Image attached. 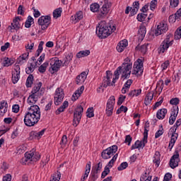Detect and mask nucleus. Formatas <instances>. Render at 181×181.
Returning <instances> with one entry per match:
<instances>
[{
	"label": "nucleus",
	"instance_id": "f257e3e1",
	"mask_svg": "<svg viewBox=\"0 0 181 181\" xmlns=\"http://www.w3.org/2000/svg\"><path fill=\"white\" fill-rule=\"evenodd\" d=\"M42 82L36 83L31 91V95L28 98L27 103L30 107L28 108L24 116V124L26 127H35L40 121V108L35 104L42 96Z\"/></svg>",
	"mask_w": 181,
	"mask_h": 181
},
{
	"label": "nucleus",
	"instance_id": "f03ea898",
	"mask_svg": "<svg viewBox=\"0 0 181 181\" xmlns=\"http://www.w3.org/2000/svg\"><path fill=\"white\" fill-rule=\"evenodd\" d=\"M115 25L110 23H107L106 21H100L98 24V26L96 27V35L100 39H105L108 37L110 35L115 32L116 30Z\"/></svg>",
	"mask_w": 181,
	"mask_h": 181
},
{
	"label": "nucleus",
	"instance_id": "7ed1b4c3",
	"mask_svg": "<svg viewBox=\"0 0 181 181\" xmlns=\"http://www.w3.org/2000/svg\"><path fill=\"white\" fill-rule=\"evenodd\" d=\"M39 159H40V154L39 153L30 151V153H25V157L23 158V163L24 165H29L32 162H37Z\"/></svg>",
	"mask_w": 181,
	"mask_h": 181
},
{
	"label": "nucleus",
	"instance_id": "20e7f679",
	"mask_svg": "<svg viewBox=\"0 0 181 181\" xmlns=\"http://www.w3.org/2000/svg\"><path fill=\"white\" fill-rule=\"evenodd\" d=\"M122 78H129L132 70V64H122L118 67Z\"/></svg>",
	"mask_w": 181,
	"mask_h": 181
},
{
	"label": "nucleus",
	"instance_id": "39448f33",
	"mask_svg": "<svg viewBox=\"0 0 181 181\" xmlns=\"http://www.w3.org/2000/svg\"><path fill=\"white\" fill-rule=\"evenodd\" d=\"M62 64H63V62L59 60L57 57H54L51 59L50 66L51 67L49 69V71L51 74H54V73H57L59 70H60V67H62Z\"/></svg>",
	"mask_w": 181,
	"mask_h": 181
},
{
	"label": "nucleus",
	"instance_id": "423d86ee",
	"mask_svg": "<svg viewBox=\"0 0 181 181\" xmlns=\"http://www.w3.org/2000/svg\"><path fill=\"white\" fill-rule=\"evenodd\" d=\"M83 112H84V108L83 106L78 105L74 112V120L73 125L77 127L81 121V117H83Z\"/></svg>",
	"mask_w": 181,
	"mask_h": 181
},
{
	"label": "nucleus",
	"instance_id": "0eeeda50",
	"mask_svg": "<svg viewBox=\"0 0 181 181\" xmlns=\"http://www.w3.org/2000/svg\"><path fill=\"white\" fill-rule=\"evenodd\" d=\"M134 69L132 74H137V76H141L144 73V58L138 59L134 64Z\"/></svg>",
	"mask_w": 181,
	"mask_h": 181
},
{
	"label": "nucleus",
	"instance_id": "6e6552de",
	"mask_svg": "<svg viewBox=\"0 0 181 181\" xmlns=\"http://www.w3.org/2000/svg\"><path fill=\"white\" fill-rule=\"evenodd\" d=\"M52 18L50 16H42L38 18V25L41 26L42 30H46L51 23Z\"/></svg>",
	"mask_w": 181,
	"mask_h": 181
},
{
	"label": "nucleus",
	"instance_id": "1a4fd4ad",
	"mask_svg": "<svg viewBox=\"0 0 181 181\" xmlns=\"http://www.w3.org/2000/svg\"><path fill=\"white\" fill-rule=\"evenodd\" d=\"M173 45V40L170 41V38L169 37H167L166 39H165L161 44L160 45L158 50V53L160 54V53L163 54L165 52H168V49L170 46Z\"/></svg>",
	"mask_w": 181,
	"mask_h": 181
},
{
	"label": "nucleus",
	"instance_id": "9d476101",
	"mask_svg": "<svg viewBox=\"0 0 181 181\" xmlns=\"http://www.w3.org/2000/svg\"><path fill=\"white\" fill-rule=\"evenodd\" d=\"M117 151H118L117 146L116 145L112 146L110 147H108L105 150H104L101 153V156L103 159H110V158L114 156V153H115Z\"/></svg>",
	"mask_w": 181,
	"mask_h": 181
},
{
	"label": "nucleus",
	"instance_id": "9b49d317",
	"mask_svg": "<svg viewBox=\"0 0 181 181\" xmlns=\"http://www.w3.org/2000/svg\"><path fill=\"white\" fill-rule=\"evenodd\" d=\"M64 98V91L62 88H58L55 90L54 103L55 105H60Z\"/></svg>",
	"mask_w": 181,
	"mask_h": 181
},
{
	"label": "nucleus",
	"instance_id": "f8f14e48",
	"mask_svg": "<svg viewBox=\"0 0 181 181\" xmlns=\"http://www.w3.org/2000/svg\"><path fill=\"white\" fill-rule=\"evenodd\" d=\"M114 105H115V97L110 96L107 100L106 105V115L107 117H111L112 115V111H114Z\"/></svg>",
	"mask_w": 181,
	"mask_h": 181
},
{
	"label": "nucleus",
	"instance_id": "ddd939ff",
	"mask_svg": "<svg viewBox=\"0 0 181 181\" xmlns=\"http://www.w3.org/2000/svg\"><path fill=\"white\" fill-rule=\"evenodd\" d=\"M117 158H118V153H116L112 157V158L109 161L107 165L105 167V170L102 173V175H101L102 179H104V177H105V176H107L110 173V168H112Z\"/></svg>",
	"mask_w": 181,
	"mask_h": 181
},
{
	"label": "nucleus",
	"instance_id": "4468645a",
	"mask_svg": "<svg viewBox=\"0 0 181 181\" xmlns=\"http://www.w3.org/2000/svg\"><path fill=\"white\" fill-rule=\"evenodd\" d=\"M168 32V24L163 21H161L158 25L155 30V36H160Z\"/></svg>",
	"mask_w": 181,
	"mask_h": 181
},
{
	"label": "nucleus",
	"instance_id": "2eb2a0df",
	"mask_svg": "<svg viewBox=\"0 0 181 181\" xmlns=\"http://www.w3.org/2000/svg\"><path fill=\"white\" fill-rule=\"evenodd\" d=\"M175 153L170 158V166L172 169H175V168H177L179 166V151L175 150Z\"/></svg>",
	"mask_w": 181,
	"mask_h": 181
},
{
	"label": "nucleus",
	"instance_id": "dca6fc26",
	"mask_svg": "<svg viewBox=\"0 0 181 181\" xmlns=\"http://www.w3.org/2000/svg\"><path fill=\"white\" fill-rule=\"evenodd\" d=\"M30 62V64H28V67L25 69V73L27 74H32L36 67H37V62H36L35 57H31Z\"/></svg>",
	"mask_w": 181,
	"mask_h": 181
},
{
	"label": "nucleus",
	"instance_id": "f3484780",
	"mask_svg": "<svg viewBox=\"0 0 181 181\" xmlns=\"http://www.w3.org/2000/svg\"><path fill=\"white\" fill-rule=\"evenodd\" d=\"M111 78H112V72L107 71L106 76L103 77L102 82V86H103L104 88L111 86Z\"/></svg>",
	"mask_w": 181,
	"mask_h": 181
},
{
	"label": "nucleus",
	"instance_id": "a211bd4d",
	"mask_svg": "<svg viewBox=\"0 0 181 181\" xmlns=\"http://www.w3.org/2000/svg\"><path fill=\"white\" fill-rule=\"evenodd\" d=\"M170 130L172 132V136L168 147V149H169V151H172V148H173V146H175V144H176V141H177V137L179 136V134L176 132V129Z\"/></svg>",
	"mask_w": 181,
	"mask_h": 181
},
{
	"label": "nucleus",
	"instance_id": "6ab92c4d",
	"mask_svg": "<svg viewBox=\"0 0 181 181\" xmlns=\"http://www.w3.org/2000/svg\"><path fill=\"white\" fill-rule=\"evenodd\" d=\"M178 114H179V107H173L171 109V115L169 119L170 125H173V124H175V122L176 121V118Z\"/></svg>",
	"mask_w": 181,
	"mask_h": 181
},
{
	"label": "nucleus",
	"instance_id": "aec40b11",
	"mask_svg": "<svg viewBox=\"0 0 181 181\" xmlns=\"http://www.w3.org/2000/svg\"><path fill=\"white\" fill-rule=\"evenodd\" d=\"M46 129H44L40 132H31L30 133V139H40L43 135H45V132Z\"/></svg>",
	"mask_w": 181,
	"mask_h": 181
},
{
	"label": "nucleus",
	"instance_id": "412c9836",
	"mask_svg": "<svg viewBox=\"0 0 181 181\" xmlns=\"http://www.w3.org/2000/svg\"><path fill=\"white\" fill-rule=\"evenodd\" d=\"M108 11H110V6L108 4H103L100 11H98V18H104L108 13Z\"/></svg>",
	"mask_w": 181,
	"mask_h": 181
},
{
	"label": "nucleus",
	"instance_id": "4be33fe9",
	"mask_svg": "<svg viewBox=\"0 0 181 181\" xmlns=\"http://www.w3.org/2000/svg\"><path fill=\"white\" fill-rule=\"evenodd\" d=\"M87 79V73L86 71L82 72L80 75L76 76V83L79 86H81Z\"/></svg>",
	"mask_w": 181,
	"mask_h": 181
},
{
	"label": "nucleus",
	"instance_id": "5701e85b",
	"mask_svg": "<svg viewBox=\"0 0 181 181\" xmlns=\"http://www.w3.org/2000/svg\"><path fill=\"white\" fill-rule=\"evenodd\" d=\"M127 46H128V40H123L118 43L116 49L119 53H122V51L125 50Z\"/></svg>",
	"mask_w": 181,
	"mask_h": 181
},
{
	"label": "nucleus",
	"instance_id": "b1692460",
	"mask_svg": "<svg viewBox=\"0 0 181 181\" xmlns=\"http://www.w3.org/2000/svg\"><path fill=\"white\" fill-rule=\"evenodd\" d=\"M90 170H91V162H88L86 166L85 173L81 176V181H86L88 175H90Z\"/></svg>",
	"mask_w": 181,
	"mask_h": 181
},
{
	"label": "nucleus",
	"instance_id": "393cba45",
	"mask_svg": "<svg viewBox=\"0 0 181 181\" xmlns=\"http://www.w3.org/2000/svg\"><path fill=\"white\" fill-rule=\"evenodd\" d=\"M21 17L18 16L16 17L13 20V23H11V26H9L8 28H10L11 29H15L16 30H18V29L21 28V24L19 23V22H21Z\"/></svg>",
	"mask_w": 181,
	"mask_h": 181
},
{
	"label": "nucleus",
	"instance_id": "a878e982",
	"mask_svg": "<svg viewBox=\"0 0 181 181\" xmlns=\"http://www.w3.org/2000/svg\"><path fill=\"white\" fill-rule=\"evenodd\" d=\"M29 57V52H26L21 55L16 60L18 64H23Z\"/></svg>",
	"mask_w": 181,
	"mask_h": 181
},
{
	"label": "nucleus",
	"instance_id": "bb28decb",
	"mask_svg": "<svg viewBox=\"0 0 181 181\" xmlns=\"http://www.w3.org/2000/svg\"><path fill=\"white\" fill-rule=\"evenodd\" d=\"M83 91H84V86H81L79 89L75 91V93L72 95V101H76V100H78L80 95L83 94Z\"/></svg>",
	"mask_w": 181,
	"mask_h": 181
},
{
	"label": "nucleus",
	"instance_id": "cd10ccee",
	"mask_svg": "<svg viewBox=\"0 0 181 181\" xmlns=\"http://www.w3.org/2000/svg\"><path fill=\"white\" fill-rule=\"evenodd\" d=\"M84 18L83 11H78L76 15L71 16V20L74 23H77L79 21H81Z\"/></svg>",
	"mask_w": 181,
	"mask_h": 181
},
{
	"label": "nucleus",
	"instance_id": "c85d7f7f",
	"mask_svg": "<svg viewBox=\"0 0 181 181\" xmlns=\"http://www.w3.org/2000/svg\"><path fill=\"white\" fill-rule=\"evenodd\" d=\"M166 114H168V110L163 108L158 110L156 114V117L158 119H163L165 118Z\"/></svg>",
	"mask_w": 181,
	"mask_h": 181
},
{
	"label": "nucleus",
	"instance_id": "c756f323",
	"mask_svg": "<svg viewBox=\"0 0 181 181\" xmlns=\"http://www.w3.org/2000/svg\"><path fill=\"white\" fill-rule=\"evenodd\" d=\"M152 100H153V92H148L144 99L145 105H149L152 103Z\"/></svg>",
	"mask_w": 181,
	"mask_h": 181
},
{
	"label": "nucleus",
	"instance_id": "7c9ffc66",
	"mask_svg": "<svg viewBox=\"0 0 181 181\" xmlns=\"http://www.w3.org/2000/svg\"><path fill=\"white\" fill-rule=\"evenodd\" d=\"M8 111V103L3 100L0 104V112L1 115H4Z\"/></svg>",
	"mask_w": 181,
	"mask_h": 181
},
{
	"label": "nucleus",
	"instance_id": "2f4dec72",
	"mask_svg": "<svg viewBox=\"0 0 181 181\" xmlns=\"http://www.w3.org/2000/svg\"><path fill=\"white\" fill-rule=\"evenodd\" d=\"M67 107H69V102L64 101L63 105L55 111L56 115H59L61 112H64V110H66Z\"/></svg>",
	"mask_w": 181,
	"mask_h": 181
},
{
	"label": "nucleus",
	"instance_id": "473e14b6",
	"mask_svg": "<svg viewBox=\"0 0 181 181\" xmlns=\"http://www.w3.org/2000/svg\"><path fill=\"white\" fill-rule=\"evenodd\" d=\"M136 144H137L138 149H140V148H145V145L148 144V138L145 139V136H144L143 139L141 141H136Z\"/></svg>",
	"mask_w": 181,
	"mask_h": 181
},
{
	"label": "nucleus",
	"instance_id": "72a5a7b5",
	"mask_svg": "<svg viewBox=\"0 0 181 181\" xmlns=\"http://www.w3.org/2000/svg\"><path fill=\"white\" fill-rule=\"evenodd\" d=\"M153 162L157 168H159V165H160V153L158 151L156 152Z\"/></svg>",
	"mask_w": 181,
	"mask_h": 181
},
{
	"label": "nucleus",
	"instance_id": "f704fd0d",
	"mask_svg": "<svg viewBox=\"0 0 181 181\" xmlns=\"http://www.w3.org/2000/svg\"><path fill=\"white\" fill-rule=\"evenodd\" d=\"M90 50L86 49L83 51H80L76 54L77 59H81V57H87V56H90Z\"/></svg>",
	"mask_w": 181,
	"mask_h": 181
},
{
	"label": "nucleus",
	"instance_id": "c9c22d12",
	"mask_svg": "<svg viewBox=\"0 0 181 181\" xmlns=\"http://www.w3.org/2000/svg\"><path fill=\"white\" fill-rule=\"evenodd\" d=\"M138 33L140 39H144V37H145V35H146V28H145V26L140 27Z\"/></svg>",
	"mask_w": 181,
	"mask_h": 181
},
{
	"label": "nucleus",
	"instance_id": "e433bc0d",
	"mask_svg": "<svg viewBox=\"0 0 181 181\" xmlns=\"http://www.w3.org/2000/svg\"><path fill=\"white\" fill-rule=\"evenodd\" d=\"M14 62L13 60L8 58V57H5L3 62V66L4 67H9V66H12Z\"/></svg>",
	"mask_w": 181,
	"mask_h": 181
},
{
	"label": "nucleus",
	"instance_id": "4c0bfd02",
	"mask_svg": "<svg viewBox=\"0 0 181 181\" xmlns=\"http://www.w3.org/2000/svg\"><path fill=\"white\" fill-rule=\"evenodd\" d=\"M141 93H142V90L141 89H134L132 91H130V93H129L128 95L129 97H138V95H140Z\"/></svg>",
	"mask_w": 181,
	"mask_h": 181
},
{
	"label": "nucleus",
	"instance_id": "58836bf2",
	"mask_svg": "<svg viewBox=\"0 0 181 181\" xmlns=\"http://www.w3.org/2000/svg\"><path fill=\"white\" fill-rule=\"evenodd\" d=\"M141 181H151L152 180V175H149V173H146L143 174L140 177Z\"/></svg>",
	"mask_w": 181,
	"mask_h": 181
},
{
	"label": "nucleus",
	"instance_id": "ea45409f",
	"mask_svg": "<svg viewBox=\"0 0 181 181\" xmlns=\"http://www.w3.org/2000/svg\"><path fill=\"white\" fill-rule=\"evenodd\" d=\"M73 60V53H69L64 59V66H69L70 61Z\"/></svg>",
	"mask_w": 181,
	"mask_h": 181
},
{
	"label": "nucleus",
	"instance_id": "a19ab883",
	"mask_svg": "<svg viewBox=\"0 0 181 181\" xmlns=\"http://www.w3.org/2000/svg\"><path fill=\"white\" fill-rule=\"evenodd\" d=\"M49 66V62H45L38 69V71H40L42 74L46 71V69Z\"/></svg>",
	"mask_w": 181,
	"mask_h": 181
},
{
	"label": "nucleus",
	"instance_id": "79ce46f5",
	"mask_svg": "<svg viewBox=\"0 0 181 181\" xmlns=\"http://www.w3.org/2000/svg\"><path fill=\"white\" fill-rule=\"evenodd\" d=\"M33 84V75L30 74L27 78L25 85L26 87H32V85Z\"/></svg>",
	"mask_w": 181,
	"mask_h": 181
},
{
	"label": "nucleus",
	"instance_id": "37998d69",
	"mask_svg": "<svg viewBox=\"0 0 181 181\" xmlns=\"http://www.w3.org/2000/svg\"><path fill=\"white\" fill-rule=\"evenodd\" d=\"M148 44H144L141 47H136V49H138L141 53L145 54L146 53V50H148Z\"/></svg>",
	"mask_w": 181,
	"mask_h": 181
},
{
	"label": "nucleus",
	"instance_id": "c03bdc74",
	"mask_svg": "<svg viewBox=\"0 0 181 181\" xmlns=\"http://www.w3.org/2000/svg\"><path fill=\"white\" fill-rule=\"evenodd\" d=\"M33 21L34 19L32 18V16H29L25 21V27L27 28H30V26H32V23H33Z\"/></svg>",
	"mask_w": 181,
	"mask_h": 181
},
{
	"label": "nucleus",
	"instance_id": "a18cd8bd",
	"mask_svg": "<svg viewBox=\"0 0 181 181\" xmlns=\"http://www.w3.org/2000/svg\"><path fill=\"white\" fill-rule=\"evenodd\" d=\"M62 16V8H56L53 12V17L57 19Z\"/></svg>",
	"mask_w": 181,
	"mask_h": 181
},
{
	"label": "nucleus",
	"instance_id": "49530a36",
	"mask_svg": "<svg viewBox=\"0 0 181 181\" xmlns=\"http://www.w3.org/2000/svg\"><path fill=\"white\" fill-rule=\"evenodd\" d=\"M147 17H148V14L146 13H139L137 15V21H139V22H144V21H145V19H146Z\"/></svg>",
	"mask_w": 181,
	"mask_h": 181
},
{
	"label": "nucleus",
	"instance_id": "de8ad7c7",
	"mask_svg": "<svg viewBox=\"0 0 181 181\" xmlns=\"http://www.w3.org/2000/svg\"><path fill=\"white\" fill-rule=\"evenodd\" d=\"M101 169H103V163L99 162L92 170L95 172V173H100L101 172Z\"/></svg>",
	"mask_w": 181,
	"mask_h": 181
},
{
	"label": "nucleus",
	"instance_id": "09e8293b",
	"mask_svg": "<svg viewBox=\"0 0 181 181\" xmlns=\"http://www.w3.org/2000/svg\"><path fill=\"white\" fill-rule=\"evenodd\" d=\"M60 177H62V174L57 171L53 175L49 181H60Z\"/></svg>",
	"mask_w": 181,
	"mask_h": 181
},
{
	"label": "nucleus",
	"instance_id": "8fccbe9b",
	"mask_svg": "<svg viewBox=\"0 0 181 181\" xmlns=\"http://www.w3.org/2000/svg\"><path fill=\"white\" fill-rule=\"evenodd\" d=\"M91 12H98V9H100V4L95 3L90 5V6Z\"/></svg>",
	"mask_w": 181,
	"mask_h": 181
},
{
	"label": "nucleus",
	"instance_id": "3c124183",
	"mask_svg": "<svg viewBox=\"0 0 181 181\" xmlns=\"http://www.w3.org/2000/svg\"><path fill=\"white\" fill-rule=\"evenodd\" d=\"M174 37L176 40H179V39H181V27L177 29L175 33Z\"/></svg>",
	"mask_w": 181,
	"mask_h": 181
},
{
	"label": "nucleus",
	"instance_id": "603ef678",
	"mask_svg": "<svg viewBox=\"0 0 181 181\" xmlns=\"http://www.w3.org/2000/svg\"><path fill=\"white\" fill-rule=\"evenodd\" d=\"M19 78H21V75L12 74V79L11 80H12L13 84H16V83H18V81H19Z\"/></svg>",
	"mask_w": 181,
	"mask_h": 181
},
{
	"label": "nucleus",
	"instance_id": "864d4df0",
	"mask_svg": "<svg viewBox=\"0 0 181 181\" xmlns=\"http://www.w3.org/2000/svg\"><path fill=\"white\" fill-rule=\"evenodd\" d=\"M148 128H149V123L146 122L144 125V136L145 139L148 138V132H149V129H148Z\"/></svg>",
	"mask_w": 181,
	"mask_h": 181
},
{
	"label": "nucleus",
	"instance_id": "5fc2aeb1",
	"mask_svg": "<svg viewBox=\"0 0 181 181\" xmlns=\"http://www.w3.org/2000/svg\"><path fill=\"white\" fill-rule=\"evenodd\" d=\"M128 111V107L126 106L122 105L116 112V114L119 115L121 112H127Z\"/></svg>",
	"mask_w": 181,
	"mask_h": 181
},
{
	"label": "nucleus",
	"instance_id": "6e6d98bb",
	"mask_svg": "<svg viewBox=\"0 0 181 181\" xmlns=\"http://www.w3.org/2000/svg\"><path fill=\"white\" fill-rule=\"evenodd\" d=\"M12 74H18L21 76V66L19 65H15Z\"/></svg>",
	"mask_w": 181,
	"mask_h": 181
},
{
	"label": "nucleus",
	"instance_id": "4d7b16f0",
	"mask_svg": "<svg viewBox=\"0 0 181 181\" xmlns=\"http://www.w3.org/2000/svg\"><path fill=\"white\" fill-rule=\"evenodd\" d=\"M181 125V118L178 119L175 124L173 125V127L170 128V129H175V131H177V128H179V127H180Z\"/></svg>",
	"mask_w": 181,
	"mask_h": 181
},
{
	"label": "nucleus",
	"instance_id": "13d9d810",
	"mask_svg": "<svg viewBox=\"0 0 181 181\" xmlns=\"http://www.w3.org/2000/svg\"><path fill=\"white\" fill-rule=\"evenodd\" d=\"M18 15L23 16L25 15V7L23 5H20L18 8Z\"/></svg>",
	"mask_w": 181,
	"mask_h": 181
},
{
	"label": "nucleus",
	"instance_id": "bf43d9fd",
	"mask_svg": "<svg viewBox=\"0 0 181 181\" xmlns=\"http://www.w3.org/2000/svg\"><path fill=\"white\" fill-rule=\"evenodd\" d=\"M170 5L171 8H176L179 5V0H170Z\"/></svg>",
	"mask_w": 181,
	"mask_h": 181
},
{
	"label": "nucleus",
	"instance_id": "052dcab7",
	"mask_svg": "<svg viewBox=\"0 0 181 181\" xmlns=\"http://www.w3.org/2000/svg\"><path fill=\"white\" fill-rule=\"evenodd\" d=\"M87 117L88 118H93V117H94V110H93V107H89L88 109Z\"/></svg>",
	"mask_w": 181,
	"mask_h": 181
},
{
	"label": "nucleus",
	"instance_id": "680f3d73",
	"mask_svg": "<svg viewBox=\"0 0 181 181\" xmlns=\"http://www.w3.org/2000/svg\"><path fill=\"white\" fill-rule=\"evenodd\" d=\"M179 98H172L170 100V104H171V105H175L174 107H177L176 105H177V104H179Z\"/></svg>",
	"mask_w": 181,
	"mask_h": 181
},
{
	"label": "nucleus",
	"instance_id": "e2e57ef3",
	"mask_svg": "<svg viewBox=\"0 0 181 181\" xmlns=\"http://www.w3.org/2000/svg\"><path fill=\"white\" fill-rule=\"evenodd\" d=\"M128 166V163L124 162L120 164V165L117 168V170H124V169H127Z\"/></svg>",
	"mask_w": 181,
	"mask_h": 181
},
{
	"label": "nucleus",
	"instance_id": "0e129e2a",
	"mask_svg": "<svg viewBox=\"0 0 181 181\" xmlns=\"http://www.w3.org/2000/svg\"><path fill=\"white\" fill-rule=\"evenodd\" d=\"M45 53L42 54L40 57L37 59L36 62H37V65L40 66L42 63H43V61L45 60Z\"/></svg>",
	"mask_w": 181,
	"mask_h": 181
},
{
	"label": "nucleus",
	"instance_id": "69168bd1",
	"mask_svg": "<svg viewBox=\"0 0 181 181\" xmlns=\"http://www.w3.org/2000/svg\"><path fill=\"white\" fill-rule=\"evenodd\" d=\"M125 98L127 96H124L123 95H120L117 101V105H121L124 101H125Z\"/></svg>",
	"mask_w": 181,
	"mask_h": 181
},
{
	"label": "nucleus",
	"instance_id": "338daca9",
	"mask_svg": "<svg viewBox=\"0 0 181 181\" xmlns=\"http://www.w3.org/2000/svg\"><path fill=\"white\" fill-rule=\"evenodd\" d=\"M158 4V1L156 0H153L150 3V8L151 11H153L155 8H156V5Z\"/></svg>",
	"mask_w": 181,
	"mask_h": 181
},
{
	"label": "nucleus",
	"instance_id": "774afa93",
	"mask_svg": "<svg viewBox=\"0 0 181 181\" xmlns=\"http://www.w3.org/2000/svg\"><path fill=\"white\" fill-rule=\"evenodd\" d=\"M172 179V174L170 173H168L165 175L163 181H170Z\"/></svg>",
	"mask_w": 181,
	"mask_h": 181
}]
</instances>
